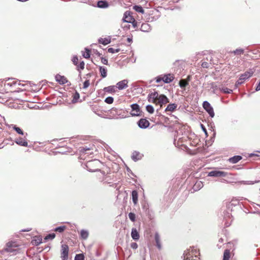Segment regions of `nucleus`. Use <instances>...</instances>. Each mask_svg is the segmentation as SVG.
I'll list each match as a JSON object with an SVG mask.
<instances>
[{"label": "nucleus", "mask_w": 260, "mask_h": 260, "mask_svg": "<svg viewBox=\"0 0 260 260\" xmlns=\"http://www.w3.org/2000/svg\"><path fill=\"white\" fill-rule=\"evenodd\" d=\"M148 101L149 102L152 103L155 105H159L160 107L163 104H166L169 103V100L167 97L164 95H159L157 92H154L149 94L148 96Z\"/></svg>", "instance_id": "f257e3e1"}, {"label": "nucleus", "mask_w": 260, "mask_h": 260, "mask_svg": "<svg viewBox=\"0 0 260 260\" xmlns=\"http://www.w3.org/2000/svg\"><path fill=\"white\" fill-rule=\"evenodd\" d=\"M184 260H199V251L193 248H190L185 251Z\"/></svg>", "instance_id": "f03ea898"}, {"label": "nucleus", "mask_w": 260, "mask_h": 260, "mask_svg": "<svg viewBox=\"0 0 260 260\" xmlns=\"http://www.w3.org/2000/svg\"><path fill=\"white\" fill-rule=\"evenodd\" d=\"M100 161L98 159L89 160L86 162V166L91 172H94L99 169Z\"/></svg>", "instance_id": "7ed1b4c3"}, {"label": "nucleus", "mask_w": 260, "mask_h": 260, "mask_svg": "<svg viewBox=\"0 0 260 260\" xmlns=\"http://www.w3.org/2000/svg\"><path fill=\"white\" fill-rule=\"evenodd\" d=\"M174 78V75L171 74L165 75L164 76L161 75L156 78V82L159 83L160 81H162L165 83H169L171 82Z\"/></svg>", "instance_id": "20e7f679"}, {"label": "nucleus", "mask_w": 260, "mask_h": 260, "mask_svg": "<svg viewBox=\"0 0 260 260\" xmlns=\"http://www.w3.org/2000/svg\"><path fill=\"white\" fill-rule=\"evenodd\" d=\"M19 249V245L16 242H9L6 245L5 250L8 252H13Z\"/></svg>", "instance_id": "39448f33"}, {"label": "nucleus", "mask_w": 260, "mask_h": 260, "mask_svg": "<svg viewBox=\"0 0 260 260\" xmlns=\"http://www.w3.org/2000/svg\"><path fill=\"white\" fill-rule=\"evenodd\" d=\"M69 248L67 244L61 245V258L62 260H67L68 259Z\"/></svg>", "instance_id": "423d86ee"}, {"label": "nucleus", "mask_w": 260, "mask_h": 260, "mask_svg": "<svg viewBox=\"0 0 260 260\" xmlns=\"http://www.w3.org/2000/svg\"><path fill=\"white\" fill-rule=\"evenodd\" d=\"M253 74V72L251 70H250L248 71L245 72L244 74H242L240 76V77L238 81V83L242 84L244 81H245V80L248 79L251 76H252Z\"/></svg>", "instance_id": "0eeeda50"}, {"label": "nucleus", "mask_w": 260, "mask_h": 260, "mask_svg": "<svg viewBox=\"0 0 260 260\" xmlns=\"http://www.w3.org/2000/svg\"><path fill=\"white\" fill-rule=\"evenodd\" d=\"M203 106L204 109L208 112V113L211 117H213L214 116V112L213 109L208 102H204L203 104Z\"/></svg>", "instance_id": "6e6552de"}, {"label": "nucleus", "mask_w": 260, "mask_h": 260, "mask_svg": "<svg viewBox=\"0 0 260 260\" xmlns=\"http://www.w3.org/2000/svg\"><path fill=\"white\" fill-rule=\"evenodd\" d=\"M132 111L131 114L132 116H139L141 115V110L139 106L137 104H134L131 106Z\"/></svg>", "instance_id": "1a4fd4ad"}, {"label": "nucleus", "mask_w": 260, "mask_h": 260, "mask_svg": "<svg viewBox=\"0 0 260 260\" xmlns=\"http://www.w3.org/2000/svg\"><path fill=\"white\" fill-rule=\"evenodd\" d=\"M135 18L133 16V13L129 11H126L125 12L123 18V20L124 22L128 23H132L134 22Z\"/></svg>", "instance_id": "9d476101"}, {"label": "nucleus", "mask_w": 260, "mask_h": 260, "mask_svg": "<svg viewBox=\"0 0 260 260\" xmlns=\"http://www.w3.org/2000/svg\"><path fill=\"white\" fill-rule=\"evenodd\" d=\"M150 123L145 118H141L138 122V126L141 128H146L149 126Z\"/></svg>", "instance_id": "9b49d317"}, {"label": "nucleus", "mask_w": 260, "mask_h": 260, "mask_svg": "<svg viewBox=\"0 0 260 260\" xmlns=\"http://www.w3.org/2000/svg\"><path fill=\"white\" fill-rule=\"evenodd\" d=\"M227 173L220 171H213L209 173V176L213 177H224L226 175Z\"/></svg>", "instance_id": "f8f14e48"}, {"label": "nucleus", "mask_w": 260, "mask_h": 260, "mask_svg": "<svg viewBox=\"0 0 260 260\" xmlns=\"http://www.w3.org/2000/svg\"><path fill=\"white\" fill-rule=\"evenodd\" d=\"M56 81L60 84H64L68 82L67 78L64 76H61L59 74H57L55 76Z\"/></svg>", "instance_id": "ddd939ff"}, {"label": "nucleus", "mask_w": 260, "mask_h": 260, "mask_svg": "<svg viewBox=\"0 0 260 260\" xmlns=\"http://www.w3.org/2000/svg\"><path fill=\"white\" fill-rule=\"evenodd\" d=\"M110 113L114 116H116L117 115H121L122 117H123L124 115H122V113H124V112L122 111L121 109H118L116 108H113L110 110Z\"/></svg>", "instance_id": "4468645a"}, {"label": "nucleus", "mask_w": 260, "mask_h": 260, "mask_svg": "<svg viewBox=\"0 0 260 260\" xmlns=\"http://www.w3.org/2000/svg\"><path fill=\"white\" fill-rule=\"evenodd\" d=\"M128 81L126 80H122L117 83V88L120 89H123L126 88L127 85Z\"/></svg>", "instance_id": "2eb2a0df"}, {"label": "nucleus", "mask_w": 260, "mask_h": 260, "mask_svg": "<svg viewBox=\"0 0 260 260\" xmlns=\"http://www.w3.org/2000/svg\"><path fill=\"white\" fill-rule=\"evenodd\" d=\"M154 239L156 243L157 248L160 250L161 249V244L160 242V237L158 233H155L154 235Z\"/></svg>", "instance_id": "dca6fc26"}, {"label": "nucleus", "mask_w": 260, "mask_h": 260, "mask_svg": "<svg viewBox=\"0 0 260 260\" xmlns=\"http://www.w3.org/2000/svg\"><path fill=\"white\" fill-rule=\"evenodd\" d=\"M80 156H83L84 154H91L93 153L92 151H91V149L90 148H86L85 147H81L80 148Z\"/></svg>", "instance_id": "f3484780"}, {"label": "nucleus", "mask_w": 260, "mask_h": 260, "mask_svg": "<svg viewBox=\"0 0 260 260\" xmlns=\"http://www.w3.org/2000/svg\"><path fill=\"white\" fill-rule=\"evenodd\" d=\"M190 76H188L186 79H181L179 81V86L181 88H185L188 84V82L190 81Z\"/></svg>", "instance_id": "a211bd4d"}, {"label": "nucleus", "mask_w": 260, "mask_h": 260, "mask_svg": "<svg viewBox=\"0 0 260 260\" xmlns=\"http://www.w3.org/2000/svg\"><path fill=\"white\" fill-rule=\"evenodd\" d=\"M140 29L144 32H148L151 29V27L148 23H143L141 25Z\"/></svg>", "instance_id": "6ab92c4d"}, {"label": "nucleus", "mask_w": 260, "mask_h": 260, "mask_svg": "<svg viewBox=\"0 0 260 260\" xmlns=\"http://www.w3.org/2000/svg\"><path fill=\"white\" fill-rule=\"evenodd\" d=\"M131 236L132 238L135 240H138L140 238L139 234L135 228L132 229Z\"/></svg>", "instance_id": "aec40b11"}, {"label": "nucleus", "mask_w": 260, "mask_h": 260, "mask_svg": "<svg viewBox=\"0 0 260 260\" xmlns=\"http://www.w3.org/2000/svg\"><path fill=\"white\" fill-rule=\"evenodd\" d=\"M242 158L241 156L240 155H235L232 157H231L229 159V162L232 164H236L241 160Z\"/></svg>", "instance_id": "412c9836"}, {"label": "nucleus", "mask_w": 260, "mask_h": 260, "mask_svg": "<svg viewBox=\"0 0 260 260\" xmlns=\"http://www.w3.org/2000/svg\"><path fill=\"white\" fill-rule=\"evenodd\" d=\"M15 142L17 144L22 146H27V145H28L27 142L25 140H24L21 138L17 139L16 140Z\"/></svg>", "instance_id": "4be33fe9"}, {"label": "nucleus", "mask_w": 260, "mask_h": 260, "mask_svg": "<svg viewBox=\"0 0 260 260\" xmlns=\"http://www.w3.org/2000/svg\"><path fill=\"white\" fill-rule=\"evenodd\" d=\"M132 200L134 204L136 205L138 201V194L136 190H133L132 192Z\"/></svg>", "instance_id": "5701e85b"}, {"label": "nucleus", "mask_w": 260, "mask_h": 260, "mask_svg": "<svg viewBox=\"0 0 260 260\" xmlns=\"http://www.w3.org/2000/svg\"><path fill=\"white\" fill-rule=\"evenodd\" d=\"M97 5L100 8H106L108 7L109 4L107 1H100L98 2Z\"/></svg>", "instance_id": "b1692460"}, {"label": "nucleus", "mask_w": 260, "mask_h": 260, "mask_svg": "<svg viewBox=\"0 0 260 260\" xmlns=\"http://www.w3.org/2000/svg\"><path fill=\"white\" fill-rule=\"evenodd\" d=\"M42 238L40 237H35L32 240V244L34 245L38 246L42 243Z\"/></svg>", "instance_id": "393cba45"}, {"label": "nucleus", "mask_w": 260, "mask_h": 260, "mask_svg": "<svg viewBox=\"0 0 260 260\" xmlns=\"http://www.w3.org/2000/svg\"><path fill=\"white\" fill-rule=\"evenodd\" d=\"M99 70L101 73V77H102V78H105L107 75V69L104 67L100 66L99 68Z\"/></svg>", "instance_id": "a878e982"}, {"label": "nucleus", "mask_w": 260, "mask_h": 260, "mask_svg": "<svg viewBox=\"0 0 260 260\" xmlns=\"http://www.w3.org/2000/svg\"><path fill=\"white\" fill-rule=\"evenodd\" d=\"M104 90L109 93H115L116 92L115 86H109L105 87Z\"/></svg>", "instance_id": "bb28decb"}, {"label": "nucleus", "mask_w": 260, "mask_h": 260, "mask_svg": "<svg viewBox=\"0 0 260 260\" xmlns=\"http://www.w3.org/2000/svg\"><path fill=\"white\" fill-rule=\"evenodd\" d=\"M89 236V233L87 231L82 230L80 232L81 238L84 240H86Z\"/></svg>", "instance_id": "cd10ccee"}, {"label": "nucleus", "mask_w": 260, "mask_h": 260, "mask_svg": "<svg viewBox=\"0 0 260 260\" xmlns=\"http://www.w3.org/2000/svg\"><path fill=\"white\" fill-rule=\"evenodd\" d=\"M231 257V252L229 249H225L223 253V260H229Z\"/></svg>", "instance_id": "c85d7f7f"}, {"label": "nucleus", "mask_w": 260, "mask_h": 260, "mask_svg": "<svg viewBox=\"0 0 260 260\" xmlns=\"http://www.w3.org/2000/svg\"><path fill=\"white\" fill-rule=\"evenodd\" d=\"M177 108V105L175 104H171L168 105L167 108L166 109V111H174Z\"/></svg>", "instance_id": "c756f323"}, {"label": "nucleus", "mask_w": 260, "mask_h": 260, "mask_svg": "<svg viewBox=\"0 0 260 260\" xmlns=\"http://www.w3.org/2000/svg\"><path fill=\"white\" fill-rule=\"evenodd\" d=\"M133 9L138 13H141L142 14L144 13V10L141 6L135 5L133 6Z\"/></svg>", "instance_id": "7c9ffc66"}, {"label": "nucleus", "mask_w": 260, "mask_h": 260, "mask_svg": "<svg viewBox=\"0 0 260 260\" xmlns=\"http://www.w3.org/2000/svg\"><path fill=\"white\" fill-rule=\"evenodd\" d=\"M99 42L103 45H107L110 43V40L108 38H101L99 40Z\"/></svg>", "instance_id": "2f4dec72"}, {"label": "nucleus", "mask_w": 260, "mask_h": 260, "mask_svg": "<svg viewBox=\"0 0 260 260\" xmlns=\"http://www.w3.org/2000/svg\"><path fill=\"white\" fill-rule=\"evenodd\" d=\"M66 229H67V227L65 225L60 226L54 229V231L56 232H59V233H61L63 232L66 230Z\"/></svg>", "instance_id": "473e14b6"}, {"label": "nucleus", "mask_w": 260, "mask_h": 260, "mask_svg": "<svg viewBox=\"0 0 260 260\" xmlns=\"http://www.w3.org/2000/svg\"><path fill=\"white\" fill-rule=\"evenodd\" d=\"M90 50L87 48H85V51L83 54V56L85 58H89L90 57Z\"/></svg>", "instance_id": "72a5a7b5"}, {"label": "nucleus", "mask_w": 260, "mask_h": 260, "mask_svg": "<svg viewBox=\"0 0 260 260\" xmlns=\"http://www.w3.org/2000/svg\"><path fill=\"white\" fill-rule=\"evenodd\" d=\"M132 157L133 160H134L135 161H136V160H139L141 156H140V153L135 152L133 153Z\"/></svg>", "instance_id": "f704fd0d"}, {"label": "nucleus", "mask_w": 260, "mask_h": 260, "mask_svg": "<svg viewBox=\"0 0 260 260\" xmlns=\"http://www.w3.org/2000/svg\"><path fill=\"white\" fill-rule=\"evenodd\" d=\"M220 90L221 91L225 93H230L232 92V90L228 88L227 87H222L221 88H220Z\"/></svg>", "instance_id": "c9c22d12"}, {"label": "nucleus", "mask_w": 260, "mask_h": 260, "mask_svg": "<svg viewBox=\"0 0 260 260\" xmlns=\"http://www.w3.org/2000/svg\"><path fill=\"white\" fill-rule=\"evenodd\" d=\"M75 260H84V256L83 254H76Z\"/></svg>", "instance_id": "e433bc0d"}, {"label": "nucleus", "mask_w": 260, "mask_h": 260, "mask_svg": "<svg viewBox=\"0 0 260 260\" xmlns=\"http://www.w3.org/2000/svg\"><path fill=\"white\" fill-rule=\"evenodd\" d=\"M108 51L109 53H114L118 52L119 51H120V49H119V48L118 49H114L113 48H109L108 49Z\"/></svg>", "instance_id": "4c0bfd02"}, {"label": "nucleus", "mask_w": 260, "mask_h": 260, "mask_svg": "<svg viewBox=\"0 0 260 260\" xmlns=\"http://www.w3.org/2000/svg\"><path fill=\"white\" fill-rule=\"evenodd\" d=\"M146 110L149 113H153L154 112V108L151 105H148L146 106Z\"/></svg>", "instance_id": "58836bf2"}, {"label": "nucleus", "mask_w": 260, "mask_h": 260, "mask_svg": "<svg viewBox=\"0 0 260 260\" xmlns=\"http://www.w3.org/2000/svg\"><path fill=\"white\" fill-rule=\"evenodd\" d=\"M128 217L131 221L133 222L135 221L136 220V215L135 214L132 212H131L128 214Z\"/></svg>", "instance_id": "ea45409f"}, {"label": "nucleus", "mask_w": 260, "mask_h": 260, "mask_svg": "<svg viewBox=\"0 0 260 260\" xmlns=\"http://www.w3.org/2000/svg\"><path fill=\"white\" fill-rule=\"evenodd\" d=\"M113 101H114L113 98L111 96H109V97L106 98V99L105 100V102L106 103L109 104H111L113 103Z\"/></svg>", "instance_id": "a19ab883"}, {"label": "nucleus", "mask_w": 260, "mask_h": 260, "mask_svg": "<svg viewBox=\"0 0 260 260\" xmlns=\"http://www.w3.org/2000/svg\"><path fill=\"white\" fill-rule=\"evenodd\" d=\"M55 237V234L54 233L49 234L48 235L46 236L45 238V240H48V239H53Z\"/></svg>", "instance_id": "79ce46f5"}, {"label": "nucleus", "mask_w": 260, "mask_h": 260, "mask_svg": "<svg viewBox=\"0 0 260 260\" xmlns=\"http://www.w3.org/2000/svg\"><path fill=\"white\" fill-rule=\"evenodd\" d=\"M13 129H15L19 134L23 135V132L20 128L17 127L16 126H14L13 127Z\"/></svg>", "instance_id": "37998d69"}, {"label": "nucleus", "mask_w": 260, "mask_h": 260, "mask_svg": "<svg viewBox=\"0 0 260 260\" xmlns=\"http://www.w3.org/2000/svg\"><path fill=\"white\" fill-rule=\"evenodd\" d=\"M234 53L236 54H241L244 52V50L242 49H238L234 51Z\"/></svg>", "instance_id": "c03bdc74"}, {"label": "nucleus", "mask_w": 260, "mask_h": 260, "mask_svg": "<svg viewBox=\"0 0 260 260\" xmlns=\"http://www.w3.org/2000/svg\"><path fill=\"white\" fill-rule=\"evenodd\" d=\"M90 85V82L89 80H86L84 83H83V88H87Z\"/></svg>", "instance_id": "a18cd8bd"}, {"label": "nucleus", "mask_w": 260, "mask_h": 260, "mask_svg": "<svg viewBox=\"0 0 260 260\" xmlns=\"http://www.w3.org/2000/svg\"><path fill=\"white\" fill-rule=\"evenodd\" d=\"M101 62L102 63L107 65L108 64V59L106 58L101 57Z\"/></svg>", "instance_id": "49530a36"}, {"label": "nucleus", "mask_w": 260, "mask_h": 260, "mask_svg": "<svg viewBox=\"0 0 260 260\" xmlns=\"http://www.w3.org/2000/svg\"><path fill=\"white\" fill-rule=\"evenodd\" d=\"M78 58L77 56H74L72 59L73 63L76 66L78 65Z\"/></svg>", "instance_id": "de8ad7c7"}, {"label": "nucleus", "mask_w": 260, "mask_h": 260, "mask_svg": "<svg viewBox=\"0 0 260 260\" xmlns=\"http://www.w3.org/2000/svg\"><path fill=\"white\" fill-rule=\"evenodd\" d=\"M85 63L83 61L80 62L79 65H77L78 67L81 70H83L84 69Z\"/></svg>", "instance_id": "09e8293b"}, {"label": "nucleus", "mask_w": 260, "mask_h": 260, "mask_svg": "<svg viewBox=\"0 0 260 260\" xmlns=\"http://www.w3.org/2000/svg\"><path fill=\"white\" fill-rule=\"evenodd\" d=\"M201 66L204 68H208L209 67V63L206 61H204L202 62Z\"/></svg>", "instance_id": "8fccbe9b"}, {"label": "nucleus", "mask_w": 260, "mask_h": 260, "mask_svg": "<svg viewBox=\"0 0 260 260\" xmlns=\"http://www.w3.org/2000/svg\"><path fill=\"white\" fill-rule=\"evenodd\" d=\"M131 247L133 249H136L138 248V244L136 242H133L131 244Z\"/></svg>", "instance_id": "3c124183"}, {"label": "nucleus", "mask_w": 260, "mask_h": 260, "mask_svg": "<svg viewBox=\"0 0 260 260\" xmlns=\"http://www.w3.org/2000/svg\"><path fill=\"white\" fill-rule=\"evenodd\" d=\"M80 97L79 94L76 92L74 95V100H77Z\"/></svg>", "instance_id": "603ef678"}, {"label": "nucleus", "mask_w": 260, "mask_h": 260, "mask_svg": "<svg viewBox=\"0 0 260 260\" xmlns=\"http://www.w3.org/2000/svg\"><path fill=\"white\" fill-rule=\"evenodd\" d=\"M131 23H132L134 28L137 27V22L135 20V19H134V22H132Z\"/></svg>", "instance_id": "864d4df0"}, {"label": "nucleus", "mask_w": 260, "mask_h": 260, "mask_svg": "<svg viewBox=\"0 0 260 260\" xmlns=\"http://www.w3.org/2000/svg\"><path fill=\"white\" fill-rule=\"evenodd\" d=\"M255 90L256 91H258V90H260V82H259L258 85L257 86V87H256V89Z\"/></svg>", "instance_id": "5fc2aeb1"}, {"label": "nucleus", "mask_w": 260, "mask_h": 260, "mask_svg": "<svg viewBox=\"0 0 260 260\" xmlns=\"http://www.w3.org/2000/svg\"><path fill=\"white\" fill-rule=\"evenodd\" d=\"M127 42H128L130 43V42H132V39H131V38H128L127 39Z\"/></svg>", "instance_id": "6e6d98bb"}, {"label": "nucleus", "mask_w": 260, "mask_h": 260, "mask_svg": "<svg viewBox=\"0 0 260 260\" xmlns=\"http://www.w3.org/2000/svg\"><path fill=\"white\" fill-rule=\"evenodd\" d=\"M96 54L98 56H101V54L100 52H98V51H96Z\"/></svg>", "instance_id": "4d7b16f0"}, {"label": "nucleus", "mask_w": 260, "mask_h": 260, "mask_svg": "<svg viewBox=\"0 0 260 260\" xmlns=\"http://www.w3.org/2000/svg\"><path fill=\"white\" fill-rule=\"evenodd\" d=\"M203 129L205 132H206V129L205 127H203Z\"/></svg>", "instance_id": "13d9d810"}]
</instances>
